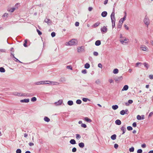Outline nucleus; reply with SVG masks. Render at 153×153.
I'll use <instances>...</instances> for the list:
<instances>
[{"mask_svg": "<svg viewBox=\"0 0 153 153\" xmlns=\"http://www.w3.org/2000/svg\"><path fill=\"white\" fill-rule=\"evenodd\" d=\"M120 41L122 44L126 45L129 43V40L128 39L123 36L121 34L120 36Z\"/></svg>", "mask_w": 153, "mask_h": 153, "instance_id": "obj_1", "label": "nucleus"}, {"mask_svg": "<svg viewBox=\"0 0 153 153\" xmlns=\"http://www.w3.org/2000/svg\"><path fill=\"white\" fill-rule=\"evenodd\" d=\"M77 43L78 41L76 39H73L66 42L65 45L66 46H72L77 45Z\"/></svg>", "mask_w": 153, "mask_h": 153, "instance_id": "obj_2", "label": "nucleus"}, {"mask_svg": "<svg viewBox=\"0 0 153 153\" xmlns=\"http://www.w3.org/2000/svg\"><path fill=\"white\" fill-rule=\"evenodd\" d=\"M110 17L112 23V28H113L115 26V22L116 19L115 17V13L113 11L111 13Z\"/></svg>", "mask_w": 153, "mask_h": 153, "instance_id": "obj_3", "label": "nucleus"}, {"mask_svg": "<svg viewBox=\"0 0 153 153\" xmlns=\"http://www.w3.org/2000/svg\"><path fill=\"white\" fill-rule=\"evenodd\" d=\"M143 22L147 27H148L150 24V20L147 16H145L143 19Z\"/></svg>", "mask_w": 153, "mask_h": 153, "instance_id": "obj_4", "label": "nucleus"}, {"mask_svg": "<svg viewBox=\"0 0 153 153\" xmlns=\"http://www.w3.org/2000/svg\"><path fill=\"white\" fill-rule=\"evenodd\" d=\"M48 82V81H43L37 82H35V84L36 85L47 84Z\"/></svg>", "mask_w": 153, "mask_h": 153, "instance_id": "obj_5", "label": "nucleus"}, {"mask_svg": "<svg viewBox=\"0 0 153 153\" xmlns=\"http://www.w3.org/2000/svg\"><path fill=\"white\" fill-rule=\"evenodd\" d=\"M47 84L51 85H59V82L56 81H48Z\"/></svg>", "mask_w": 153, "mask_h": 153, "instance_id": "obj_6", "label": "nucleus"}, {"mask_svg": "<svg viewBox=\"0 0 153 153\" xmlns=\"http://www.w3.org/2000/svg\"><path fill=\"white\" fill-rule=\"evenodd\" d=\"M140 50L143 51H148V48L144 45H141L140 46Z\"/></svg>", "mask_w": 153, "mask_h": 153, "instance_id": "obj_7", "label": "nucleus"}, {"mask_svg": "<svg viewBox=\"0 0 153 153\" xmlns=\"http://www.w3.org/2000/svg\"><path fill=\"white\" fill-rule=\"evenodd\" d=\"M84 47L82 46L78 47L77 48V51L78 53L84 51Z\"/></svg>", "mask_w": 153, "mask_h": 153, "instance_id": "obj_8", "label": "nucleus"}, {"mask_svg": "<svg viewBox=\"0 0 153 153\" xmlns=\"http://www.w3.org/2000/svg\"><path fill=\"white\" fill-rule=\"evenodd\" d=\"M100 30L102 33H106L107 31V28L106 27L104 26L101 28Z\"/></svg>", "mask_w": 153, "mask_h": 153, "instance_id": "obj_9", "label": "nucleus"}, {"mask_svg": "<svg viewBox=\"0 0 153 153\" xmlns=\"http://www.w3.org/2000/svg\"><path fill=\"white\" fill-rule=\"evenodd\" d=\"M16 9V8L14 7H12L11 8H8L7 9V11L10 13H13Z\"/></svg>", "mask_w": 153, "mask_h": 153, "instance_id": "obj_10", "label": "nucleus"}, {"mask_svg": "<svg viewBox=\"0 0 153 153\" xmlns=\"http://www.w3.org/2000/svg\"><path fill=\"white\" fill-rule=\"evenodd\" d=\"M126 13L125 14V15L124 16V17L122 18H121L120 20L119 21V23H122V24H123V22L125 21L126 20Z\"/></svg>", "mask_w": 153, "mask_h": 153, "instance_id": "obj_11", "label": "nucleus"}, {"mask_svg": "<svg viewBox=\"0 0 153 153\" xmlns=\"http://www.w3.org/2000/svg\"><path fill=\"white\" fill-rule=\"evenodd\" d=\"M62 100H60L58 102H55V104L56 106L62 104Z\"/></svg>", "mask_w": 153, "mask_h": 153, "instance_id": "obj_12", "label": "nucleus"}, {"mask_svg": "<svg viewBox=\"0 0 153 153\" xmlns=\"http://www.w3.org/2000/svg\"><path fill=\"white\" fill-rule=\"evenodd\" d=\"M145 115H137V118L138 120H140L145 119Z\"/></svg>", "mask_w": 153, "mask_h": 153, "instance_id": "obj_13", "label": "nucleus"}, {"mask_svg": "<svg viewBox=\"0 0 153 153\" xmlns=\"http://www.w3.org/2000/svg\"><path fill=\"white\" fill-rule=\"evenodd\" d=\"M30 101V100L29 99H26L21 100L20 102L22 103H28Z\"/></svg>", "mask_w": 153, "mask_h": 153, "instance_id": "obj_14", "label": "nucleus"}, {"mask_svg": "<svg viewBox=\"0 0 153 153\" xmlns=\"http://www.w3.org/2000/svg\"><path fill=\"white\" fill-rule=\"evenodd\" d=\"M128 111L127 110H123L120 112V114L121 115H124V114H128Z\"/></svg>", "mask_w": 153, "mask_h": 153, "instance_id": "obj_15", "label": "nucleus"}, {"mask_svg": "<svg viewBox=\"0 0 153 153\" xmlns=\"http://www.w3.org/2000/svg\"><path fill=\"white\" fill-rule=\"evenodd\" d=\"M129 88L128 86L127 85H125L123 88L122 89L121 91H126Z\"/></svg>", "mask_w": 153, "mask_h": 153, "instance_id": "obj_16", "label": "nucleus"}, {"mask_svg": "<svg viewBox=\"0 0 153 153\" xmlns=\"http://www.w3.org/2000/svg\"><path fill=\"white\" fill-rule=\"evenodd\" d=\"M107 15V13L106 11H103L101 13V16L103 17H106Z\"/></svg>", "mask_w": 153, "mask_h": 153, "instance_id": "obj_17", "label": "nucleus"}, {"mask_svg": "<svg viewBox=\"0 0 153 153\" xmlns=\"http://www.w3.org/2000/svg\"><path fill=\"white\" fill-rule=\"evenodd\" d=\"M101 42L100 41L97 40L96 41L95 43V45L97 46H99L101 45Z\"/></svg>", "mask_w": 153, "mask_h": 153, "instance_id": "obj_18", "label": "nucleus"}, {"mask_svg": "<svg viewBox=\"0 0 153 153\" xmlns=\"http://www.w3.org/2000/svg\"><path fill=\"white\" fill-rule=\"evenodd\" d=\"M66 80L65 78L64 77H61L59 79V81L62 82H65Z\"/></svg>", "mask_w": 153, "mask_h": 153, "instance_id": "obj_19", "label": "nucleus"}, {"mask_svg": "<svg viewBox=\"0 0 153 153\" xmlns=\"http://www.w3.org/2000/svg\"><path fill=\"white\" fill-rule=\"evenodd\" d=\"M84 120L88 123H91L92 122V120L88 117H85L84 118Z\"/></svg>", "mask_w": 153, "mask_h": 153, "instance_id": "obj_20", "label": "nucleus"}, {"mask_svg": "<svg viewBox=\"0 0 153 153\" xmlns=\"http://www.w3.org/2000/svg\"><path fill=\"white\" fill-rule=\"evenodd\" d=\"M115 123L117 125H120L121 124V122L120 120H117L115 121Z\"/></svg>", "mask_w": 153, "mask_h": 153, "instance_id": "obj_21", "label": "nucleus"}, {"mask_svg": "<svg viewBox=\"0 0 153 153\" xmlns=\"http://www.w3.org/2000/svg\"><path fill=\"white\" fill-rule=\"evenodd\" d=\"M13 95L15 96H24V95H21V94L20 93H19L17 92H14L13 93Z\"/></svg>", "mask_w": 153, "mask_h": 153, "instance_id": "obj_22", "label": "nucleus"}, {"mask_svg": "<svg viewBox=\"0 0 153 153\" xmlns=\"http://www.w3.org/2000/svg\"><path fill=\"white\" fill-rule=\"evenodd\" d=\"M120 129L123 132L122 134H124L126 131V128L123 126H122L121 128Z\"/></svg>", "mask_w": 153, "mask_h": 153, "instance_id": "obj_23", "label": "nucleus"}, {"mask_svg": "<svg viewBox=\"0 0 153 153\" xmlns=\"http://www.w3.org/2000/svg\"><path fill=\"white\" fill-rule=\"evenodd\" d=\"M8 13H5L2 16V17L3 19H6L8 17Z\"/></svg>", "mask_w": 153, "mask_h": 153, "instance_id": "obj_24", "label": "nucleus"}, {"mask_svg": "<svg viewBox=\"0 0 153 153\" xmlns=\"http://www.w3.org/2000/svg\"><path fill=\"white\" fill-rule=\"evenodd\" d=\"M70 143L72 145H74L76 144V142L75 140L74 139H71L70 141Z\"/></svg>", "mask_w": 153, "mask_h": 153, "instance_id": "obj_25", "label": "nucleus"}, {"mask_svg": "<svg viewBox=\"0 0 153 153\" xmlns=\"http://www.w3.org/2000/svg\"><path fill=\"white\" fill-rule=\"evenodd\" d=\"M78 145L79 147L81 148H83L85 146L84 143L82 142L79 143Z\"/></svg>", "mask_w": 153, "mask_h": 153, "instance_id": "obj_26", "label": "nucleus"}, {"mask_svg": "<svg viewBox=\"0 0 153 153\" xmlns=\"http://www.w3.org/2000/svg\"><path fill=\"white\" fill-rule=\"evenodd\" d=\"M117 135L115 134H114L111 136V138L112 140H115L116 139Z\"/></svg>", "mask_w": 153, "mask_h": 153, "instance_id": "obj_27", "label": "nucleus"}, {"mask_svg": "<svg viewBox=\"0 0 153 153\" xmlns=\"http://www.w3.org/2000/svg\"><path fill=\"white\" fill-rule=\"evenodd\" d=\"M100 24V22H97L95 23L93 25V27H96L97 26H98Z\"/></svg>", "mask_w": 153, "mask_h": 153, "instance_id": "obj_28", "label": "nucleus"}, {"mask_svg": "<svg viewBox=\"0 0 153 153\" xmlns=\"http://www.w3.org/2000/svg\"><path fill=\"white\" fill-rule=\"evenodd\" d=\"M119 70L117 68L114 69L113 71V73L114 74H117L118 73Z\"/></svg>", "mask_w": 153, "mask_h": 153, "instance_id": "obj_29", "label": "nucleus"}, {"mask_svg": "<svg viewBox=\"0 0 153 153\" xmlns=\"http://www.w3.org/2000/svg\"><path fill=\"white\" fill-rule=\"evenodd\" d=\"M44 120L46 122H49L50 121V119L47 117H45L44 119Z\"/></svg>", "mask_w": 153, "mask_h": 153, "instance_id": "obj_30", "label": "nucleus"}, {"mask_svg": "<svg viewBox=\"0 0 153 153\" xmlns=\"http://www.w3.org/2000/svg\"><path fill=\"white\" fill-rule=\"evenodd\" d=\"M67 103L69 105H72L73 104V102L72 100L68 101Z\"/></svg>", "mask_w": 153, "mask_h": 153, "instance_id": "obj_31", "label": "nucleus"}, {"mask_svg": "<svg viewBox=\"0 0 153 153\" xmlns=\"http://www.w3.org/2000/svg\"><path fill=\"white\" fill-rule=\"evenodd\" d=\"M90 65L89 64L86 63L84 67L86 69H88L90 68Z\"/></svg>", "mask_w": 153, "mask_h": 153, "instance_id": "obj_32", "label": "nucleus"}, {"mask_svg": "<svg viewBox=\"0 0 153 153\" xmlns=\"http://www.w3.org/2000/svg\"><path fill=\"white\" fill-rule=\"evenodd\" d=\"M37 99L36 97H32L31 99V101L33 102H34L36 101Z\"/></svg>", "mask_w": 153, "mask_h": 153, "instance_id": "obj_33", "label": "nucleus"}, {"mask_svg": "<svg viewBox=\"0 0 153 153\" xmlns=\"http://www.w3.org/2000/svg\"><path fill=\"white\" fill-rule=\"evenodd\" d=\"M5 72V70L4 68L3 67L0 68V72L1 73H4Z\"/></svg>", "mask_w": 153, "mask_h": 153, "instance_id": "obj_34", "label": "nucleus"}, {"mask_svg": "<svg viewBox=\"0 0 153 153\" xmlns=\"http://www.w3.org/2000/svg\"><path fill=\"white\" fill-rule=\"evenodd\" d=\"M76 138L77 140H79L81 137L80 135L79 134H76Z\"/></svg>", "mask_w": 153, "mask_h": 153, "instance_id": "obj_35", "label": "nucleus"}, {"mask_svg": "<svg viewBox=\"0 0 153 153\" xmlns=\"http://www.w3.org/2000/svg\"><path fill=\"white\" fill-rule=\"evenodd\" d=\"M76 102L77 104H80L82 103V101L80 100H76Z\"/></svg>", "mask_w": 153, "mask_h": 153, "instance_id": "obj_36", "label": "nucleus"}, {"mask_svg": "<svg viewBox=\"0 0 153 153\" xmlns=\"http://www.w3.org/2000/svg\"><path fill=\"white\" fill-rule=\"evenodd\" d=\"M20 4L19 3H17L15 5V7L16 8V9L18 8V6L20 5Z\"/></svg>", "mask_w": 153, "mask_h": 153, "instance_id": "obj_37", "label": "nucleus"}, {"mask_svg": "<svg viewBox=\"0 0 153 153\" xmlns=\"http://www.w3.org/2000/svg\"><path fill=\"white\" fill-rule=\"evenodd\" d=\"M95 83L97 84H99L100 83V80L99 79L96 80L95 81Z\"/></svg>", "mask_w": 153, "mask_h": 153, "instance_id": "obj_38", "label": "nucleus"}, {"mask_svg": "<svg viewBox=\"0 0 153 153\" xmlns=\"http://www.w3.org/2000/svg\"><path fill=\"white\" fill-rule=\"evenodd\" d=\"M127 129L128 131H131L132 130L133 128L131 126H128L127 127Z\"/></svg>", "mask_w": 153, "mask_h": 153, "instance_id": "obj_39", "label": "nucleus"}, {"mask_svg": "<svg viewBox=\"0 0 153 153\" xmlns=\"http://www.w3.org/2000/svg\"><path fill=\"white\" fill-rule=\"evenodd\" d=\"M130 152H133L134 151V147H131L129 149Z\"/></svg>", "mask_w": 153, "mask_h": 153, "instance_id": "obj_40", "label": "nucleus"}, {"mask_svg": "<svg viewBox=\"0 0 153 153\" xmlns=\"http://www.w3.org/2000/svg\"><path fill=\"white\" fill-rule=\"evenodd\" d=\"M93 55L94 56H97L98 55V53L96 51H94L93 52Z\"/></svg>", "mask_w": 153, "mask_h": 153, "instance_id": "obj_41", "label": "nucleus"}, {"mask_svg": "<svg viewBox=\"0 0 153 153\" xmlns=\"http://www.w3.org/2000/svg\"><path fill=\"white\" fill-rule=\"evenodd\" d=\"M81 126L82 127H83L84 128H86L87 127V126L85 124L82 123L81 125Z\"/></svg>", "mask_w": 153, "mask_h": 153, "instance_id": "obj_42", "label": "nucleus"}, {"mask_svg": "<svg viewBox=\"0 0 153 153\" xmlns=\"http://www.w3.org/2000/svg\"><path fill=\"white\" fill-rule=\"evenodd\" d=\"M144 65L145 67L147 69H148L149 67V65L146 63H144Z\"/></svg>", "mask_w": 153, "mask_h": 153, "instance_id": "obj_43", "label": "nucleus"}, {"mask_svg": "<svg viewBox=\"0 0 153 153\" xmlns=\"http://www.w3.org/2000/svg\"><path fill=\"white\" fill-rule=\"evenodd\" d=\"M82 100L84 102H86L88 100H89V99L87 98H82Z\"/></svg>", "mask_w": 153, "mask_h": 153, "instance_id": "obj_44", "label": "nucleus"}, {"mask_svg": "<svg viewBox=\"0 0 153 153\" xmlns=\"http://www.w3.org/2000/svg\"><path fill=\"white\" fill-rule=\"evenodd\" d=\"M22 151L20 149H18L16 150V153H21Z\"/></svg>", "mask_w": 153, "mask_h": 153, "instance_id": "obj_45", "label": "nucleus"}, {"mask_svg": "<svg viewBox=\"0 0 153 153\" xmlns=\"http://www.w3.org/2000/svg\"><path fill=\"white\" fill-rule=\"evenodd\" d=\"M122 25L123 24H122V23H119V24L117 26L118 28H120L122 27Z\"/></svg>", "mask_w": 153, "mask_h": 153, "instance_id": "obj_46", "label": "nucleus"}, {"mask_svg": "<svg viewBox=\"0 0 153 153\" xmlns=\"http://www.w3.org/2000/svg\"><path fill=\"white\" fill-rule=\"evenodd\" d=\"M45 22L47 23L48 24H49V23L50 22V20L48 19H45Z\"/></svg>", "mask_w": 153, "mask_h": 153, "instance_id": "obj_47", "label": "nucleus"}, {"mask_svg": "<svg viewBox=\"0 0 153 153\" xmlns=\"http://www.w3.org/2000/svg\"><path fill=\"white\" fill-rule=\"evenodd\" d=\"M137 153H142V150L141 149H138L137 151Z\"/></svg>", "mask_w": 153, "mask_h": 153, "instance_id": "obj_48", "label": "nucleus"}, {"mask_svg": "<svg viewBox=\"0 0 153 153\" xmlns=\"http://www.w3.org/2000/svg\"><path fill=\"white\" fill-rule=\"evenodd\" d=\"M108 81L110 83H113L114 82V80L112 79H109Z\"/></svg>", "mask_w": 153, "mask_h": 153, "instance_id": "obj_49", "label": "nucleus"}, {"mask_svg": "<svg viewBox=\"0 0 153 153\" xmlns=\"http://www.w3.org/2000/svg\"><path fill=\"white\" fill-rule=\"evenodd\" d=\"M76 151V149L75 147H74L72 149V152H74Z\"/></svg>", "mask_w": 153, "mask_h": 153, "instance_id": "obj_50", "label": "nucleus"}, {"mask_svg": "<svg viewBox=\"0 0 153 153\" xmlns=\"http://www.w3.org/2000/svg\"><path fill=\"white\" fill-rule=\"evenodd\" d=\"M82 73L84 74H86L87 73V71L85 69H84L82 71Z\"/></svg>", "mask_w": 153, "mask_h": 153, "instance_id": "obj_51", "label": "nucleus"}, {"mask_svg": "<svg viewBox=\"0 0 153 153\" xmlns=\"http://www.w3.org/2000/svg\"><path fill=\"white\" fill-rule=\"evenodd\" d=\"M114 147L115 149H117L118 147V145L117 144L115 143L114 144Z\"/></svg>", "mask_w": 153, "mask_h": 153, "instance_id": "obj_52", "label": "nucleus"}, {"mask_svg": "<svg viewBox=\"0 0 153 153\" xmlns=\"http://www.w3.org/2000/svg\"><path fill=\"white\" fill-rule=\"evenodd\" d=\"M55 33L54 32H53L51 33V36L53 37L55 36Z\"/></svg>", "mask_w": 153, "mask_h": 153, "instance_id": "obj_53", "label": "nucleus"}, {"mask_svg": "<svg viewBox=\"0 0 153 153\" xmlns=\"http://www.w3.org/2000/svg\"><path fill=\"white\" fill-rule=\"evenodd\" d=\"M98 67L102 68V65L101 63H99L98 64Z\"/></svg>", "mask_w": 153, "mask_h": 153, "instance_id": "obj_54", "label": "nucleus"}, {"mask_svg": "<svg viewBox=\"0 0 153 153\" xmlns=\"http://www.w3.org/2000/svg\"><path fill=\"white\" fill-rule=\"evenodd\" d=\"M132 126L134 127H135L137 126V123L136 122H134L132 124Z\"/></svg>", "mask_w": 153, "mask_h": 153, "instance_id": "obj_55", "label": "nucleus"}, {"mask_svg": "<svg viewBox=\"0 0 153 153\" xmlns=\"http://www.w3.org/2000/svg\"><path fill=\"white\" fill-rule=\"evenodd\" d=\"M124 27H125V29L128 30L129 29V28L128 27L126 24H125L124 25Z\"/></svg>", "mask_w": 153, "mask_h": 153, "instance_id": "obj_56", "label": "nucleus"}, {"mask_svg": "<svg viewBox=\"0 0 153 153\" xmlns=\"http://www.w3.org/2000/svg\"><path fill=\"white\" fill-rule=\"evenodd\" d=\"M112 108L114 110H116V105H113L112 106Z\"/></svg>", "mask_w": 153, "mask_h": 153, "instance_id": "obj_57", "label": "nucleus"}, {"mask_svg": "<svg viewBox=\"0 0 153 153\" xmlns=\"http://www.w3.org/2000/svg\"><path fill=\"white\" fill-rule=\"evenodd\" d=\"M37 31L39 35H41L42 34V33L39 30L37 29Z\"/></svg>", "mask_w": 153, "mask_h": 153, "instance_id": "obj_58", "label": "nucleus"}, {"mask_svg": "<svg viewBox=\"0 0 153 153\" xmlns=\"http://www.w3.org/2000/svg\"><path fill=\"white\" fill-rule=\"evenodd\" d=\"M141 64V63L140 62H137L136 63V66L138 67L139 66V65H140Z\"/></svg>", "mask_w": 153, "mask_h": 153, "instance_id": "obj_59", "label": "nucleus"}, {"mask_svg": "<svg viewBox=\"0 0 153 153\" xmlns=\"http://www.w3.org/2000/svg\"><path fill=\"white\" fill-rule=\"evenodd\" d=\"M79 22H76L75 23V25L76 26H79Z\"/></svg>", "mask_w": 153, "mask_h": 153, "instance_id": "obj_60", "label": "nucleus"}, {"mask_svg": "<svg viewBox=\"0 0 153 153\" xmlns=\"http://www.w3.org/2000/svg\"><path fill=\"white\" fill-rule=\"evenodd\" d=\"M0 52H5V50L3 49H0Z\"/></svg>", "mask_w": 153, "mask_h": 153, "instance_id": "obj_61", "label": "nucleus"}, {"mask_svg": "<svg viewBox=\"0 0 153 153\" xmlns=\"http://www.w3.org/2000/svg\"><path fill=\"white\" fill-rule=\"evenodd\" d=\"M133 100H128V102L129 103V104H131L133 102Z\"/></svg>", "mask_w": 153, "mask_h": 153, "instance_id": "obj_62", "label": "nucleus"}, {"mask_svg": "<svg viewBox=\"0 0 153 153\" xmlns=\"http://www.w3.org/2000/svg\"><path fill=\"white\" fill-rule=\"evenodd\" d=\"M146 146V145L145 143H144L141 145V147L143 148H145Z\"/></svg>", "mask_w": 153, "mask_h": 153, "instance_id": "obj_63", "label": "nucleus"}, {"mask_svg": "<svg viewBox=\"0 0 153 153\" xmlns=\"http://www.w3.org/2000/svg\"><path fill=\"white\" fill-rule=\"evenodd\" d=\"M149 78L150 79H153V75H150L149 76Z\"/></svg>", "mask_w": 153, "mask_h": 153, "instance_id": "obj_64", "label": "nucleus"}]
</instances>
